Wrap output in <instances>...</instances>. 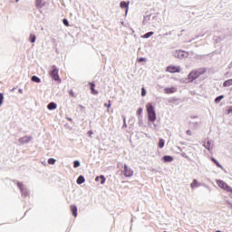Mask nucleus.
<instances>
[{"label":"nucleus","mask_w":232,"mask_h":232,"mask_svg":"<svg viewBox=\"0 0 232 232\" xmlns=\"http://www.w3.org/2000/svg\"><path fill=\"white\" fill-rule=\"evenodd\" d=\"M32 136H24L19 139L20 144H28L32 140Z\"/></svg>","instance_id":"9"},{"label":"nucleus","mask_w":232,"mask_h":232,"mask_svg":"<svg viewBox=\"0 0 232 232\" xmlns=\"http://www.w3.org/2000/svg\"><path fill=\"white\" fill-rule=\"evenodd\" d=\"M164 162H173V157L171 156H164L163 157Z\"/></svg>","instance_id":"19"},{"label":"nucleus","mask_w":232,"mask_h":232,"mask_svg":"<svg viewBox=\"0 0 232 232\" xmlns=\"http://www.w3.org/2000/svg\"><path fill=\"white\" fill-rule=\"evenodd\" d=\"M222 99H224V95L218 96V97L215 99L216 104H218V102H220V101H222Z\"/></svg>","instance_id":"25"},{"label":"nucleus","mask_w":232,"mask_h":232,"mask_svg":"<svg viewBox=\"0 0 232 232\" xmlns=\"http://www.w3.org/2000/svg\"><path fill=\"white\" fill-rule=\"evenodd\" d=\"M48 110H57V103L55 102H50L47 105Z\"/></svg>","instance_id":"16"},{"label":"nucleus","mask_w":232,"mask_h":232,"mask_svg":"<svg viewBox=\"0 0 232 232\" xmlns=\"http://www.w3.org/2000/svg\"><path fill=\"white\" fill-rule=\"evenodd\" d=\"M37 37L35 36V34H31L29 37V41L30 43H35Z\"/></svg>","instance_id":"23"},{"label":"nucleus","mask_w":232,"mask_h":232,"mask_svg":"<svg viewBox=\"0 0 232 232\" xmlns=\"http://www.w3.org/2000/svg\"><path fill=\"white\" fill-rule=\"evenodd\" d=\"M71 97H73V91H70Z\"/></svg>","instance_id":"42"},{"label":"nucleus","mask_w":232,"mask_h":232,"mask_svg":"<svg viewBox=\"0 0 232 232\" xmlns=\"http://www.w3.org/2000/svg\"><path fill=\"white\" fill-rule=\"evenodd\" d=\"M228 113H232V107L228 110Z\"/></svg>","instance_id":"45"},{"label":"nucleus","mask_w":232,"mask_h":232,"mask_svg":"<svg viewBox=\"0 0 232 232\" xmlns=\"http://www.w3.org/2000/svg\"><path fill=\"white\" fill-rule=\"evenodd\" d=\"M153 32H149L147 34H145L142 37L143 39H150V37H151V35H153Z\"/></svg>","instance_id":"22"},{"label":"nucleus","mask_w":232,"mask_h":232,"mask_svg":"<svg viewBox=\"0 0 232 232\" xmlns=\"http://www.w3.org/2000/svg\"><path fill=\"white\" fill-rule=\"evenodd\" d=\"M139 124H140V126H142V120H139Z\"/></svg>","instance_id":"40"},{"label":"nucleus","mask_w":232,"mask_h":232,"mask_svg":"<svg viewBox=\"0 0 232 232\" xmlns=\"http://www.w3.org/2000/svg\"><path fill=\"white\" fill-rule=\"evenodd\" d=\"M173 55L177 59H186V57H188V52H185V51L176 50L173 52Z\"/></svg>","instance_id":"5"},{"label":"nucleus","mask_w":232,"mask_h":232,"mask_svg":"<svg viewBox=\"0 0 232 232\" xmlns=\"http://www.w3.org/2000/svg\"><path fill=\"white\" fill-rule=\"evenodd\" d=\"M164 144H165L164 140L163 139H160L159 148H160V149L164 148Z\"/></svg>","instance_id":"27"},{"label":"nucleus","mask_w":232,"mask_h":232,"mask_svg":"<svg viewBox=\"0 0 232 232\" xmlns=\"http://www.w3.org/2000/svg\"><path fill=\"white\" fill-rule=\"evenodd\" d=\"M224 88H227L229 86H232V79L227 80L223 82Z\"/></svg>","instance_id":"18"},{"label":"nucleus","mask_w":232,"mask_h":232,"mask_svg":"<svg viewBox=\"0 0 232 232\" xmlns=\"http://www.w3.org/2000/svg\"><path fill=\"white\" fill-rule=\"evenodd\" d=\"M206 72H207L206 68H199L196 71H192L188 75V82H193V81H195V79H198V77H200V75H204V73H206Z\"/></svg>","instance_id":"3"},{"label":"nucleus","mask_w":232,"mask_h":232,"mask_svg":"<svg viewBox=\"0 0 232 232\" xmlns=\"http://www.w3.org/2000/svg\"><path fill=\"white\" fill-rule=\"evenodd\" d=\"M181 157H183L184 159H188V155L185 152L181 153Z\"/></svg>","instance_id":"37"},{"label":"nucleus","mask_w":232,"mask_h":232,"mask_svg":"<svg viewBox=\"0 0 232 232\" xmlns=\"http://www.w3.org/2000/svg\"><path fill=\"white\" fill-rule=\"evenodd\" d=\"M147 115L150 122H155L157 121V112L155 111V106L153 103L149 102L146 105Z\"/></svg>","instance_id":"2"},{"label":"nucleus","mask_w":232,"mask_h":232,"mask_svg":"<svg viewBox=\"0 0 232 232\" xmlns=\"http://www.w3.org/2000/svg\"><path fill=\"white\" fill-rule=\"evenodd\" d=\"M111 102L109 101V104L108 103H105L104 106H106L107 108H111Z\"/></svg>","instance_id":"35"},{"label":"nucleus","mask_w":232,"mask_h":232,"mask_svg":"<svg viewBox=\"0 0 232 232\" xmlns=\"http://www.w3.org/2000/svg\"><path fill=\"white\" fill-rule=\"evenodd\" d=\"M100 179H101V184H104V182H106V178H104V175H101Z\"/></svg>","instance_id":"30"},{"label":"nucleus","mask_w":232,"mask_h":232,"mask_svg":"<svg viewBox=\"0 0 232 232\" xmlns=\"http://www.w3.org/2000/svg\"><path fill=\"white\" fill-rule=\"evenodd\" d=\"M70 208L72 213V217L77 218V206L72 205Z\"/></svg>","instance_id":"13"},{"label":"nucleus","mask_w":232,"mask_h":232,"mask_svg":"<svg viewBox=\"0 0 232 232\" xmlns=\"http://www.w3.org/2000/svg\"><path fill=\"white\" fill-rule=\"evenodd\" d=\"M84 176H79V178L77 179V184H84Z\"/></svg>","instance_id":"20"},{"label":"nucleus","mask_w":232,"mask_h":232,"mask_svg":"<svg viewBox=\"0 0 232 232\" xmlns=\"http://www.w3.org/2000/svg\"><path fill=\"white\" fill-rule=\"evenodd\" d=\"M63 23L65 26H70V24L68 23V20L67 19H63Z\"/></svg>","instance_id":"32"},{"label":"nucleus","mask_w":232,"mask_h":232,"mask_svg":"<svg viewBox=\"0 0 232 232\" xmlns=\"http://www.w3.org/2000/svg\"><path fill=\"white\" fill-rule=\"evenodd\" d=\"M186 133H187V135H188V136L193 135V132H192L191 130H188L186 131Z\"/></svg>","instance_id":"36"},{"label":"nucleus","mask_w":232,"mask_h":232,"mask_svg":"<svg viewBox=\"0 0 232 232\" xmlns=\"http://www.w3.org/2000/svg\"><path fill=\"white\" fill-rule=\"evenodd\" d=\"M165 93H177V88L176 87H167L164 89Z\"/></svg>","instance_id":"10"},{"label":"nucleus","mask_w":232,"mask_h":232,"mask_svg":"<svg viewBox=\"0 0 232 232\" xmlns=\"http://www.w3.org/2000/svg\"><path fill=\"white\" fill-rule=\"evenodd\" d=\"M101 179V177H96V178H95V181H96V182H99V179Z\"/></svg>","instance_id":"41"},{"label":"nucleus","mask_w":232,"mask_h":232,"mask_svg":"<svg viewBox=\"0 0 232 232\" xmlns=\"http://www.w3.org/2000/svg\"><path fill=\"white\" fill-rule=\"evenodd\" d=\"M144 61H146V58H140V59H139V63H142V62H144Z\"/></svg>","instance_id":"38"},{"label":"nucleus","mask_w":232,"mask_h":232,"mask_svg":"<svg viewBox=\"0 0 232 232\" xmlns=\"http://www.w3.org/2000/svg\"><path fill=\"white\" fill-rule=\"evenodd\" d=\"M91 91L92 95H98L99 92L95 90V83H91Z\"/></svg>","instance_id":"15"},{"label":"nucleus","mask_w":232,"mask_h":232,"mask_svg":"<svg viewBox=\"0 0 232 232\" xmlns=\"http://www.w3.org/2000/svg\"><path fill=\"white\" fill-rule=\"evenodd\" d=\"M35 5H36V7L43 8L45 3L44 2V0H36Z\"/></svg>","instance_id":"14"},{"label":"nucleus","mask_w":232,"mask_h":232,"mask_svg":"<svg viewBox=\"0 0 232 232\" xmlns=\"http://www.w3.org/2000/svg\"><path fill=\"white\" fill-rule=\"evenodd\" d=\"M19 93L23 94V89L18 90Z\"/></svg>","instance_id":"44"},{"label":"nucleus","mask_w":232,"mask_h":232,"mask_svg":"<svg viewBox=\"0 0 232 232\" xmlns=\"http://www.w3.org/2000/svg\"><path fill=\"white\" fill-rule=\"evenodd\" d=\"M141 97H146V89L144 87L141 88Z\"/></svg>","instance_id":"31"},{"label":"nucleus","mask_w":232,"mask_h":232,"mask_svg":"<svg viewBox=\"0 0 232 232\" xmlns=\"http://www.w3.org/2000/svg\"><path fill=\"white\" fill-rule=\"evenodd\" d=\"M142 111H143L142 108H139L137 111V115H141Z\"/></svg>","instance_id":"33"},{"label":"nucleus","mask_w":232,"mask_h":232,"mask_svg":"<svg viewBox=\"0 0 232 232\" xmlns=\"http://www.w3.org/2000/svg\"><path fill=\"white\" fill-rule=\"evenodd\" d=\"M89 135H93V131L90 130Z\"/></svg>","instance_id":"46"},{"label":"nucleus","mask_w":232,"mask_h":232,"mask_svg":"<svg viewBox=\"0 0 232 232\" xmlns=\"http://www.w3.org/2000/svg\"><path fill=\"white\" fill-rule=\"evenodd\" d=\"M53 70L50 72V75L53 81L61 82V78L59 77V69L56 66H53Z\"/></svg>","instance_id":"4"},{"label":"nucleus","mask_w":232,"mask_h":232,"mask_svg":"<svg viewBox=\"0 0 232 232\" xmlns=\"http://www.w3.org/2000/svg\"><path fill=\"white\" fill-rule=\"evenodd\" d=\"M125 177H133V169H128L124 172Z\"/></svg>","instance_id":"17"},{"label":"nucleus","mask_w":232,"mask_h":232,"mask_svg":"<svg viewBox=\"0 0 232 232\" xmlns=\"http://www.w3.org/2000/svg\"><path fill=\"white\" fill-rule=\"evenodd\" d=\"M143 24L149 28H157L159 26V18L151 14L146 15L143 19Z\"/></svg>","instance_id":"1"},{"label":"nucleus","mask_w":232,"mask_h":232,"mask_svg":"<svg viewBox=\"0 0 232 232\" xmlns=\"http://www.w3.org/2000/svg\"><path fill=\"white\" fill-rule=\"evenodd\" d=\"M4 102H5V95L0 92V106H3Z\"/></svg>","instance_id":"28"},{"label":"nucleus","mask_w":232,"mask_h":232,"mask_svg":"<svg viewBox=\"0 0 232 232\" xmlns=\"http://www.w3.org/2000/svg\"><path fill=\"white\" fill-rule=\"evenodd\" d=\"M211 160L218 166V168L224 169V167H222V165H220V163L215 158H212Z\"/></svg>","instance_id":"21"},{"label":"nucleus","mask_w":232,"mask_h":232,"mask_svg":"<svg viewBox=\"0 0 232 232\" xmlns=\"http://www.w3.org/2000/svg\"><path fill=\"white\" fill-rule=\"evenodd\" d=\"M200 183L197 179H193V181L190 184L191 189H197V188H199Z\"/></svg>","instance_id":"11"},{"label":"nucleus","mask_w":232,"mask_h":232,"mask_svg":"<svg viewBox=\"0 0 232 232\" xmlns=\"http://www.w3.org/2000/svg\"><path fill=\"white\" fill-rule=\"evenodd\" d=\"M31 80L33 81V82H41V78L37 76H33Z\"/></svg>","instance_id":"24"},{"label":"nucleus","mask_w":232,"mask_h":232,"mask_svg":"<svg viewBox=\"0 0 232 232\" xmlns=\"http://www.w3.org/2000/svg\"><path fill=\"white\" fill-rule=\"evenodd\" d=\"M203 146L208 151H211V150L213 149V144H211V141H209V140H208V142L203 143Z\"/></svg>","instance_id":"12"},{"label":"nucleus","mask_w":232,"mask_h":232,"mask_svg":"<svg viewBox=\"0 0 232 232\" xmlns=\"http://www.w3.org/2000/svg\"><path fill=\"white\" fill-rule=\"evenodd\" d=\"M123 128H128V125L126 124V117L123 116Z\"/></svg>","instance_id":"34"},{"label":"nucleus","mask_w":232,"mask_h":232,"mask_svg":"<svg viewBox=\"0 0 232 232\" xmlns=\"http://www.w3.org/2000/svg\"><path fill=\"white\" fill-rule=\"evenodd\" d=\"M73 167H74V168H79V167H81V161H79V160H74V161H73Z\"/></svg>","instance_id":"29"},{"label":"nucleus","mask_w":232,"mask_h":232,"mask_svg":"<svg viewBox=\"0 0 232 232\" xmlns=\"http://www.w3.org/2000/svg\"><path fill=\"white\" fill-rule=\"evenodd\" d=\"M181 70L182 68H180V66L169 65L167 67L166 72L169 73H180Z\"/></svg>","instance_id":"7"},{"label":"nucleus","mask_w":232,"mask_h":232,"mask_svg":"<svg viewBox=\"0 0 232 232\" xmlns=\"http://www.w3.org/2000/svg\"><path fill=\"white\" fill-rule=\"evenodd\" d=\"M55 162H57V160L53 158H51L48 160V164H50L51 166H53V164H55Z\"/></svg>","instance_id":"26"},{"label":"nucleus","mask_w":232,"mask_h":232,"mask_svg":"<svg viewBox=\"0 0 232 232\" xmlns=\"http://www.w3.org/2000/svg\"><path fill=\"white\" fill-rule=\"evenodd\" d=\"M16 3H19V0H16Z\"/></svg>","instance_id":"48"},{"label":"nucleus","mask_w":232,"mask_h":232,"mask_svg":"<svg viewBox=\"0 0 232 232\" xmlns=\"http://www.w3.org/2000/svg\"><path fill=\"white\" fill-rule=\"evenodd\" d=\"M17 188H19L23 197H28L30 195V190L23 185V183H17Z\"/></svg>","instance_id":"6"},{"label":"nucleus","mask_w":232,"mask_h":232,"mask_svg":"<svg viewBox=\"0 0 232 232\" xmlns=\"http://www.w3.org/2000/svg\"><path fill=\"white\" fill-rule=\"evenodd\" d=\"M124 169H125V171L130 169V168H128V165H124Z\"/></svg>","instance_id":"39"},{"label":"nucleus","mask_w":232,"mask_h":232,"mask_svg":"<svg viewBox=\"0 0 232 232\" xmlns=\"http://www.w3.org/2000/svg\"><path fill=\"white\" fill-rule=\"evenodd\" d=\"M196 124H197V126H200V123H198V122H196Z\"/></svg>","instance_id":"47"},{"label":"nucleus","mask_w":232,"mask_h":232,"mask_svg":"<svg viewBox=\"0 0 232 232\" xmlns=\"http://www.w3.org/2000/svg\"><path fill=\"white\" fill-rule=\"evenodd\" d=\"M178 151H182V149H180V147H176Z\"/></svg>","instance_id":"43"},{"label":"nucleus","mask_w":232,"mask_h":232,"mask_svg":"<svg viewBox=\"0 0 232 232\" xmlns=\"http://www.w3.org/2000/svg\"><path fill=\"white\" fill-rule=\"evenodd\" d=\"M121 8H125V15H128V10H130V1H122L120 3Z\"/></svg>","instance_id":"8"}]
</instances>
